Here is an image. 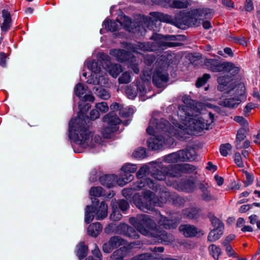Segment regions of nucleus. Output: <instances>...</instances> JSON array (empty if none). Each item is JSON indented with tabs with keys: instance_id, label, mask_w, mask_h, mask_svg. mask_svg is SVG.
<instances>
[{
	"instance_id": "60",
	"label": "nucleus",
	"mask_w": 260,
	"mask_h": 260,
	"mask_svg": "<svg viewBox=\"0 0 260 260\" xmlns=\"http://www.w3.org/2000/svg\"><path fill=\"white\" fill-rule=\"evenodd\" d=\"M224 246L225 247V250L227 252V254L229 256H232L233 257H238L237 253L234 251V249L231 245H226Z\"/></svg>"
},
{
	"instance_id": "47",
	"label": "nucleus",
	"mask_w": 260,
	"mask_h": 260,
	"mask_svg": "<svg viewBox=\"0 0 260 260\" xmlns=\"http://www.w3.org/2000/svg\"><path fill=\"white\" fill-rule=\"evenodd\" d=\"M133 155L135 158L143 159L146 156V150L142 147L138 148L135 150Z\"/></svg>"
},
{
	"instance_id": "29",
	"label": "nucleus",
	"mask_w": 260,
	"mask_h": 260,
	"mask_svg": "<svg viewBox=\"0 0 260 260\" xmlns=\"http://www.w3.org/2000/svg\"><path fill=\"white\" fill-rule=\"evenodd\" d=\"M152 2L164 7L179 8V0H152Z\"/></svg>"
},
{
	"instance_id": "50",
	"label": "nucleus",
	"mask_w": 260,
	"mask_h": 260,
	"mask_svg": "<svg viewBox=\"0 0 260 260\" xmlns=\"http://www.w3.org/2000/svg\"><path fill=\"white\" fill-rule=\"evenodd\" d=\"M92 254L96 257V259H94L92 256H89L86 260H102V255L96 245H95V248L92 250Z\"/></svg>"
},
{
	"instance_id": "59",
	"label": "nucleus",
	"mask_w": 260,
	"mask_h": 260,
	"mask_svg": "<svg viewBox=\"0 0 260 260\" xmlns=\"http://www.w3.org/2000/svg\"><path fill=\"white\" fill-rule=\"evenodd\" d=\"M114 249L113 246L110 243V242L109 241L108 242L104 244L103 246V250L105 253H110L111 252L113 249Z\"/></svg>"
},
{
	"instance_id": "38",
	"label": "nucleus",
	"mask_w": 260,
	"mask_h": 260,
	"mask_svg": "<svg viewBox=\"0 0 260 260\" xmlns=\"http://www.w3.org/2000/svg\"><path fill=\"white\" fill-rule=\"evenodd\" d=\"M209 251L214 259H218L221 254V248L215 244H211L208 247Z\"/></svg>"
},
{
	"instance_id": "43",
	"label": "nucleus",
	"mask_w": 260,
	"mask_h": 260,
	"mask_svg": "<svg viewBox=\"0 0 260 260\" xmlns=\"http://www.w3.org/2000/svg\"><path fill=\"white\" fill-rule=\"evenodd\" d=\"M126 94L130 99H134L138 94V90L134 85H130L126 89Z\"/></svg>"
},
{
	"instance_id": "45",
	"label": "nucleus",
	"mask_w": 260,
	"mask_h": 260,
	"mask_svg": "<svg viewBox=\"0 0 260 260\" xmlns=\"http://www.w3.org/2000/svg\"><path fill=\"white\" fill-rule=\"evenodd\" d=\"M246 129L242 128L238 130L236 137V144H240L241 142L245 139L246 135Z\"/></svg>"
},
{
	"instance_id": "40",
	"label": "nucleus",
	"mask_w": 260,
	"mask_h": 260,
	"mask_svg": "<svg viewBox=\"0 0 260 260\" xmlns=\"http://www.w3.org/2000/svg\"><path fill=\"white\" fill-rule=\"evenodd\" d=\"M157 258L156 254L155 253H144L138 254L132 259V260H149L155 259Z\"/></svg>"
},
{
	"instance_id": "6",
	"label": "nucleus",
	"mask_w": 260,
	"mask_h": 260,
	"mask_svg": "<svg viewBox=\"0 0 260 260\" xmlns=\"http://www.w3.org/2000/svg\"><path fill=\"white\" fill-rule=\"evenodd\" d=\"M89 122L80 117L72 119L69 122V136L71 140L81 148L93 147L97 143L96 136L93 140V134L89 130Z\"/></svg>"
},
{
	"instance_id": "33",
	"label": "nucleus",
	"mask_w": 260,
	"mask_h": 260,
	"mask_svg": "<svg viewBox=\"0 0 260 260\" xmlns=\"http://www.w3.org/2000/svg\"><path fill=\"white\" fill-rule=\"evenodd\" d=\"M180 172L188 174H196L197 167L189 164H180Z\"/></svg>"
},
{
	"instance_id": "62",
	"label": "nucleus",
	"mask_w": 260,
	"mask_h": 260,
	"mask_svg": "<svg viewBox=\"0 0 260 260\" xmlns=\"http://www.w3.org/2000/svg\"><path fill=\"white\" fill-rule=\"evenodd\" d=\"M236 238L235 235L231 234L228 236L222 242V245L223 246L230 245L229 243Z\"/></svg>"
},
{
	"instance_id": "10",
	"label": "nucleus",
	"mask_w": 260,
	"mask_h": 260,
	"mask_svg": "<svg viewBox=\"0 0 260 260\" xmlns=\"http://www.w3.org/2000/svg\"><path fill=\"white\" fill-rule=\"evenodd\" d=\"M219 57L216 58H206L204 60V64L210 71L214 72H226L231 75H235L239 71V68L236 67L233 63L224 62L221 63Z\"/></svg>"
},
{
	"instance_id": "42",
	"label": "nucleus",
	"mask_w": 260,
	"mask_h": 260,
	"mask_svg": "<svg viewBox=\"0 0 260 260\" xmlns=\"http://www.w3.org/2000/svg\"><path fill=\"white\" fill-rule=\"evenodd\" d=\"M89 193L91 196L95 197H100L105 195L103 188L100 186L91 187Z\"/></svg>"
},
{
	"instance_id": "39",
	"label": "nucleus",
	"mask_w": 260,
	"mask_h": 260,
	"mask_svg": "<svg viewBox=\"0 0 260 260\" xmlns=\"http://www.w3.org/2000/svg\"><path fill=\"white\" fill-rule=\"evenodd\" d=\"M241 102V100L238 98H230L225 99L224 102V105L229 108H234L237 107Z\"/></svg>"
},
{
	"instance_id": "49",
	"label": "nucleus",
	"mask_w": 260,
	"mask_h": 260,
	"mask_svg": "<svg viewBox=\"0 0 260 260\" xmlns=\"http://www.w3.org/2000/svg\"><path fill=\"white\" fill-rule=\"evenodd\" d=\"M114 203L112 204L113 212L110 215V219L114 221L119 220L121 217L122 215L117 209H114Z\"/></svg>"
},
{
	"instance_id": "53",
	"label": "nucleus",
	"mask_w": 260,
	"mask_h": 260,
	"mask_svg": "<svg viewBox=\"0 0 260 260\" xmlns=\"http://www.w3.org/2000/svg\"><path fill=\"white\" fill-rule=\"evenodd\" d=\"M114 203L116 206L118 205L120 209L123 212L126 210L129 206L128 203L126 200L123 199L120 200L117 202Z\"/></svg>"
},
{
	"instance_id": "12",
	"label": "nucleus",
	"mask_w": 260,
	"mask_h": 260,
	"mask_svg": "<svg viewBox=\"0 0 260 260\" xmlns=\"http://www.w3.org/2000/svg\"><path fill=\"white\" fill-rule=\"evenodd\" d=\"M172 178H177L179 175L178 165H169L162 166L160 169L153 168L151 171V175L157 180L162 181L165 179L166 175Z\"/></svg>"
},
{
	"instance_id": "5",
	"label": "nucleus",
	"mask_w": 260,
	"mask_h": 260,
	"mask_svg": "<svg viewBox=\"0 0 260 260\" xmlns=\"http://www.w3.org/2000/svg\"><path fill=\"white\" fill-rule=\"evenodd\" d=\"M151 169L148 165H145L140 168L137 173V177L138 179L136 183L145 180L144 182V190L143 196H140L138 194H135L133 197V201L137 208L141 210L148 212L153 211L156 202V199L154 197V194L148 189L152 190L157 189V184L152 179L146 178V176L150 173H151Z\"/></svg>"
},
{
	"instance_id": "56",
	"label": "nucleus",
	"mask_w": 260,
	"mask_h": 260,
	"mask_svg": "<svg viewBox=\"0 0 260 260\" xmlns=\"http://www.w3.org/2000/svg\"><path fill=\"white\" fill-rule=\"evenodd\" d=\"M155 60V57L153 54H147L144 56V62L147 66H151Z\"/></svg>"
},
{
	"instance_id": "3",
	"label": "nucleus",
	"mask_w": 260,
	"mask_h": 260,
	"mask_svg": "<svg viewBox=\"0 0 260 260\" xmlns=\"http://www.w3.org/2000/svg\"><path fill=\"white\" fill-rule=\"evenodd\" d=\"M183 102L186 105L184 108L185 116L181 119L180 122V138L181 134L186 133L189 135H195V132H200L203 129L211 128V124L214 120V115L209 112V119L202 117L197 118L202 109L201 103L197 102L190 99L183 98Z\"/></svg>"
},
{
	"instance_id": "25",
	"label": "nucleus",
	"mask_w": 260,
	"mask_h": 260,
	"mask_svg": "<svg viewBox=\"0 0 260 260\" xmlns=\"http://www.w3.org/2000/svg\"><path fill=\"white\" fill-rule=\"evenodd\" d=\"M180 232H182L185 237H193L199 232L198 229L194 225L184 224L180 226Z\"/></svg>"
},
{
	"instance_id": "21",
	"label": "nucleus",
	"mask_w": 260,
	"mask_h": 260,
	"mask_svg": "<svg viewBox=\"0 0 260 260\" xmlns=\"http://www.w3.org/2000/svg\"><path fill=\"white\" fill-rule=\"evenodd\" d=\"M196 178L191 177L189 178L182 179L180 182V188L186 192H191L193 191L197 186L196 185Z\"/></svg>"
},
{
	"instance_id": "34",
	"label": "nucleus",
	"mask_w": 260,
	"mask_h": 260,
	"mask_svg": "<svg viewBox=\"0 0 260 260\" xmlns=\"http://www.w3.org/2000/svg\"><path fill=\"white\" fill-rule=\"evenodd\" d=\"M108 72L111 76L116 78L122 72V67L118 64H111L108 68Z\"/></svg>"
},
{
	"instance_id": "41",
	"label": "nucleus",
	"mask_w": 260,
	"mask_h": 260,
	"mask_svg": "<svg viewBox=\"0 0 260 260\" xmlns=\"http://www.w3.org/2000/svg\"><path fill=\"white\" fill-rule=\"evenodd\" d=\"M109 241L114 248L125 243V240L119 236H113L110 239Z\"/></svg>"
},
{
	"instance_id": "63",
	"label": "nucleus",
	"mask_w": 260,
	"mask_h": 260,
	"mask_svg": "<svg viewBox=\"0 0 260 260\" xmlns=\"http://www.w3.org/2000/svg\"><path fill=\"white\" fill-rule=\"evenodd\" d=\"M100 116V113L99 110L96 109L92 110L90 112V119L92 120H94Z\"/></svg>"
},
{
	"instance_id": "2",
	"label": "nucleus",
	"mask_w": 260,
	"mask_h": 260,
	"mask_svg": "<svg viewBox=\"0 0 260 260\" xmlns=\"http://www.w3.org/2000/svg\"><path fill=\"white\" fill-rule=\"evenodd\" d=\"M150 16H140L139 24L136 25V23L132 22L131 18L125 15L121 16L119 20L115 21L107 20L104 22V26L108 31H116L120 27L129 32L136 33L137 32L146 31V28L150 30H155L154 22L159 21L160 22L173 23V18L168 14L161 12H152L150 13Z\"/></svg>"
},
{
	"instance_id": "16",
	"label": "nucleus",
	"mask_w": 260,
	"mask_h": 260,
	"mask_svg": "<svg viewBox=\"0 0 260 260\" xmlns=\"http://www.w3.org/2000/svg\"><path fill=\"white\" fill-rule=\"evenodd\" d=\"M157 221L160 226L166 229H175L178 225L176 217L171 214L165 216L159 213Z\"/></svg>"
},
{
	"instance_id": "30",
	"label": "nucleus",
	"mask_w": 260,
	"mask_h": 260,
	"mask_svg": "<svg viewBox=\"0 0 260 260\" xmlns=\"http://www.w3.org/2000/svg\"><path fill=\"white\" fill-rule=\"evenodd\" d=\"M102 225L99 222H95L88 226L87 232L89 235L96 237L102 231Z\"/></svg>"
},
{
	"instance_id": "31",
	"label": "nucleus",
	"mask_w": 260,
	"mask_h": 260,
	"mask_svg": "<svg viewBox=\"0 0 260 260\" xmlns=\"http://www.w3.org/2000/svg\"><path fill=\"white\" fill-rule=\"evenodd\" d=\"M224 229H214L209 233L208 240L210 242H215L219 239L223 235Z\"/></svg>"
},
{
	"instance_id": "22",
	"label": "nucleus",
	"mask_w": 260,
	"mask_h": 260,
	"mask_svg": "<svg viewBox=\"0 0 260 260\" xmlns=\"http://www.w3.org/2000/svg\"><path fill=\"white\" fill-rule=\"evenodd\" d=\"M196 151L194 148L187 147L180 150V161H191L196 158Z\"/></svg>"
},
{
	"instance_id": "17",
	"label": "nucleus",
	"mask_w": 260,
	"mask_h": 260,
	"mask_svg": "<svg viewBox=\"0 0 260 260\" xmlns=\"http://www.w3.org/2000/svg\"><path fill=\"white\" fill-rule=\"evenodd\" d=\"M110 54L115 57L117 60L120 62L136 61V57L129 51L123 49H111Z\"/></svg>"
},
{
	"instance_id": "46",
	"label": "nucleus",
	"mask_w": 260,
	"mask_h": 260,
	"mask_svg": "<svg viewBox=\"0 0 260 260\" xmlns=\"http://www.w3.org/2000/svg\"><path fill=\"white\" fill-rule=\"evenodd\" d=\"M211 76L209 74H204L202 77L198 79L196 85L197 87H200L204 85L207 81L210 78Z\"/></svg>"
},
{
	"instance_id": "14",
	"label": "nucleus",
	"mask_w": 260,
	"mask_h": 260,
	"mask_svg": "<svg viewBox=\"0 0 260 260\" xmlns=\"http://www.w3.org/2000/svg\"><path fill=\"white\" fill-rule=\"evenodd\" d=\"M137 169V167L136 165L128 164L123 166L121 168L122 173L118 181V185L123 186L132 181L134 179V176L131 173L136 172Z\"/></svg>"
},
{
	"instance_id": "13",
	"label": "nucleus",
	"mask_w": 260,
	"mask_h": 260,
	"mask_svg": "<svg viewBox=\"0 0 260 260\" xmlns=\"http://www.w3.org/2000/svg\"><path fill=\"white\" fill-rule=\"evenodd\" d=\"M87 82L91 84H98V86H94L93 87V91L99 97L103 100H108L110 97V94L108 90L104 89L102 86H105L108 84V79L104 76H99V78L97 76L95 77V79L93 81L88 80Z\"/></svg>"
},
{
	"instance_id": "9",
	"label": "nucleus",
	"mask_w": 260,
	"mask_h": 260,
	"mask_svg": "<svg viewBox=\"0 0 260 260\" xmlns=\"http://www.w3.org/2000/svg\"><path fill=\"white\" fill-rule=\"evenodd\" d=\"M122 107L117 103H114L110 106V109L113 111L106 114L103 118L104 122L108 124V126L103 131V135L104 137L108 138L110 137V134L116 132L119 128V124L121 122L120 119L117 116L115 110H118Z\"/></svg>"
},
{
	"instance_id": "57",
	"label": "nucleus",
	"mask_w": 260,
	"mask_h": 260,
	"mask_svg": "<svg viewBox=\"0 0 260 260\" xmlns=\"http://www.w3.org/2000/svg\"><path fill=\"white\" fill-rule=\"evenodd\" d=\"M96 108L100 111L105 113L108 110V106L106 102L98 103L95 106Z\"/></svg>"
},
{
	"instance_id": "36",
	"label": "nucleus",
	"mask_w": 260,
	"mask_h": 260,
	"mask_svg": "<svg viewBox=\"0 0 260 260\" xmlns=\"http://www.w3.org/2000/svg\"><path fill=\"white\" fill-rule=\"evenodd\" d=\"M163 160L165 162L169 164H175L179 161V153L178 152H174L164 156Z\"/></svg>"
},
{
	"instance_id": "48",
	"label": "nucleus",
	"mask_w": 260,
	"mask_h": 260,
	"mask_svg": "<svg viewBox=\"0 0 260 260\" xmlns=\"http://www.w3.org/2000/svg\"><path fill=\"white\" fill-rule=\"evenodd\" d=\"M118 81L120 84H127L131 81L130 73L128 72H124L119 77Z\"/></svg>"
},
{
	"instance_id": "28",
	"label": "nucleus",
	"mask_w": 260,
	"mask_h": 260,
	"mask_svg": "<svg viewBox=\"0 0 260 260\" xmlns=\"http://www.w3.org/2000/svg\"><path fill=\"white\" fill-rule=\"evenodd\" d=\"M181 216L184 218L196 219L199 216V210L194 207L185 208L182 211Z\"/></svg>"
},
{
	"instance_id": "20",
	"label": "nucleus",
	"mask_w": 260,
	"mask_h": 260,
	"mask_svg": "<svg viewBox=\"0 0 260 260\" xmlns=\"http://www.w3.org/2000/svg\"><path fill=\"white\" fill-rule=\"evenodd\" d=\"M199 188L202 192L201 198L204 201L210 202L217 200V197L212 193L210 187L207 183H201Z\"/></svg>"
},
{
	"instance_id": "23",
	"label": "nucleus",
	"mask_w": 260,
	"mask_h": 260,
	"mask_svg": "<svg viewBox=\"0 0 260 260\" xmlns=\"http://www.w3.org/2000/svg\"><path fill=\"white\" fill-rule=\"evenodd\" d=\"M118 180L119 178L114 175H105L100 178L101 184L108 188H111L116 184L118 185Z\"/></svg>"
},
{
	"instance_id": "55",
	"label": "nucleus",
	"mask_w": 260,
	"mask_h": 260,
	"mask_svg": "<svg viewBox=\"0 0 260 260\" xmlns=\"http://www.w3.org/2000/svg\"><path fill=\"white\" fill-rule=\"evenodd\" d=\"M226 73V72H225ZM226 75L221 76L218 78L217 81L219 84L226 85L227 83L231 80L230 77L229 76V74L233 76L234 75H231L230 73H227Z\"/></svg>"
},
{
	"instance_id": "8",
	"label": "nucleus",
	"mask_w": 260,
	"mask_h": 260,
	"mask_svg": "<svg viewBox=\"0 0 260 260\" xmlns=\"http://www.w3.org/2000/svg\"><path fill=\"white\" fill-rule=\"evenodd\" d=\"M213 14V11L208 8L197 9L187 12L180 11V28L182 23L187 26L196 25L199 21L212 18Z\"/></svg>"
},
{
	"instance_id": "26",
	"label": "nucleus",
	"mask_w": 260,
	"mask_h": 260,
	"mask_svg": "<svg viewBox=\"0 0 260 260\" xmlns=\"http://www.w3.org/2000/svg\"><path fill=\"white\" fill-rule=\"evenodd\" d=\"M144 75L145 77V79L142 77L138 79L137 81V85H134L135 87H137L138 92L139 91L141 95H143L146 92L145 84L149 82L150 78V74L149 73H147V75L144 73Z\"/></svg>"
},
{
	"instance_id": "61",
	"label": "nucleus",
	"mask_w": 260,
	"mask_h": 260,
	"mask_svg": "<svg viewBox=\"0 0 260 260\" xmlns=\"http://www.w3.org/2000/svg\"><path fill=\"white\" fill-rule=\"evenodd\" d=\"M129 66L132 69L133 71L136 74H138L139 73L140 70L138 67V61L136 58V61H133V62L129 61Z\"/></svg>"
},
{
	"instance_id": "19",
	"label": "nucleus",
	"mask_w": 260,
	"mask_h": 260,
	"mask_svg": "<svg viewBox=\"0 0 260 260\" xmlns=\"http://www.w3.org/2000/svg\"><path fill=\"white\" fill-rule=\"evenodd\" d=\"M76 95L81 100L84 101L93 102L94 98L88 93L87 88L81 83H78L74 88Z\"/></svg>"
},
{
	"instance_id": "11",
	"label": "nucleus",
	"mask_w": 260,
	"mask_h": 260,
	"mask_svg": "<svg viewBox=\"0 0 260 260\" xmlns=\"http://www.w3.org/2000/svg\"><path fill=\"white\" fill-rule=\"evenodd\" d=\"M108 214V205L104 202H102L98 207L87 206L85 209V221L87 223L91 222L94 217L96 220L104 219Z\"/></svg>"
},
{
	"instance_id": "51",
	"label": "nucleus",
	"mask_w": 260,
	"mask_h": 260,
	"mask_svg": "<svg viewBox=\"0 0 260 260\" xmlns=\"http://www.w3.org/2000/svg\"><path fill=\"white\" fill-rule=\"evenodd\" d=\"M232 146L229 143L223 144L220 145V152L223 156H226L228 154V151L231 150Z\"/></svg>"
},
{
	"instance_id": "27",
	"label": "nucleus",
	"mask_w": 260,
	"mask_h": 260,
	"mask_svg": "<svg viewBox=\"0 0 260 260\" xmlns=\"http://www.w3.org/2000/svg\"><path fill=\"white\" fill-rule=\"evenodd\" d=\"M139 182V183H135L131 188H125L122 189V194L125 198H129L133 194V191L139 190L141 189L144 190V182L145 180Z\"/></svg>"
},
{
	"instance_id": "1",
	"label": "nucleus",
	"mask_w": 260,
	"mask_h": 260,
	"mask_svg": "<svg viewBox=\"0 0 260 260\" xmlns=\"http://www.w3.org/2000/svg\"><path fill=\"white\" fill-rule=\"evenodd\" d=\"M170 123L164 118L158 119L152 117L147 133L149 135L154 133L159 134L153 136L147 141L149 148L152 150H162L166 147H171L174 143V137L179 138V122L173 117H170Z\"/></svg>"
},
{
	"instance_id": "35",
	"label": "nucleus",
	"mask_w": 260,
	"mask_h": 260,
	"mask_svg": "<svg viewBox=\"0 0 260 260\" xmlns=\"http://www.w3.org/2000/svg\"><path fill=\"white\" fill-rule=\"evenodd\" d=\"M208 217L209 218L210 221L212 225L214 227V229H224V224L219 219L215 217L212 213H209L208 214Z\"/></svg>"
},
{
	"instance_id": "64",
	"label": "nucleus",
	"mask_w": 260,
	"mask_h": 260,
	"mask_svg": "<svg viewBox=\"0 0 260 260\" xmlns=\"http://www.w3.org/2000/svg\"><path fill=\"white\" fill-rule=\"evenodd\" d=\"M254 9L253 4L252 0H246L245 4V9L246 11L250 12Z\"/></svg>"
},
{
	"instance_id": "7",
	"label": "nucleus",
	"mask_w": 260,
	"mask_h": 260,
	"mask_svg": "<svg viewBox=\"0 0 260 260\" xmlns=\"http://www.w3.org/2000/svg\"><path fill=\"white\" fill-rule=\"evenodd\" d=\"M150 39L153 42L152 43L138 42L136 45L137 48L144 51H155L178 46L177 43L166 42L167 40H175L176 37L174 35L162 36L157 33H153Z\"/></svg>"
},
{
	"instance_id": "15",
	"label": "nucleus",
	"mask_w": 260,
	"mask_h": 260,
	"mask_svg": "<svg viewBox=\"0 0 260 260\" xmlns=\"http://www.w3.org/2000/svg\"><path fill=\"white\" fill-rule=\"evenodd\" d=\"M169 79V74L166 71L157 69L153 74L152 82L157 88H164L167 85Z\"/></svg>"
},
{
	"instance_id": "58",
	"label": "nucleus",
	"mask_w": 260,
	"mask_h": 260,
	"mask_svg": "<svg viewBox=\"0 0 260 260\" xmlns=\"http://www.w3.org/2000/svg\"><path fill=\"white\" fill-rule=\"evenodd\" d=\"M235 162L239 168H243L244 167L243 162L242 160L241 154L239 152H236L235 154Z\"/></svg>"
},
{
	"instance_id": "18",
	"label": "nucleus",
	"mask_w": 260,
	"mask_h": 260,
	"mask_svg": "<svg viewBox=\"0 0 260 260\" xmlns=\"http://www.w3.org/2000/svg\"><path fill=\"white\" fill-rule=\"evenodd\" d=\"M151 235L153 238L151 243H164L168 244L174 240V238L172 235L168 234L165 231H159L155 233H151Z\"/></svg>"
},
{
	"instance_id": "52",
	"label": "nucleus",
	"mask_w": 260,
	"mask_h": 260,
	"mask_svg": "<svg viewBox=\"0 0 260 260\" xmlns=\"http://www.w3.org/2000/svg\"><path fill=\"white\" fill-rule=\"evenodd\" d=\"M87 68L93 73L100 72V67L98 66V62L95 61H89L87 63Z\"/></svg>"
},
{
	"instance_id": "54",
	"label": "nucleus",
	"mask_w": 260,
	"mask_h": 260,
	"mask_svg": "<svg viewBox=\"0 0 260 260\" xmlns=\"http://www.w3.org/2000/svg\"><path fill=\"white\" fill-rule=\"evenodd\" d=\"M185 57L188 61H185L187 63H193L197 59V57L195 56L192 53H184L181 57L182 59Z\"/></svg>"
},
{
	"instance_id": "4",
	"label": "nucleus",
	"mask_w": 260,
	"mask_h": 260,
	"mask_svg": "<svg viewBox=\"0 0 260 260\" xmlns=\"http://www.w3.org/2000/svg\"><path fill=\"white\" fill-rule=\"evenodd\" d=\"M129 221L137 229L129 226L125 223H120L116 227L113 223L109 224L105 229L106 233H109L116 228L115 233L123 235L131 239H138L139 232L144 235H151V233H155L156 228L155 222L146 214L138 215L137 217H131Z\"/></svg>"
},
{
	"instance_id": "44",
	"label": "nucleus",
	"mask_w": 260,
	"mask_h": 260,
	"mask_svg": "<svg viewBox=\"0 0 260 260\" xmlns=\"http://www.w3.org/2000/svg\"><path fill=\"white\" fill-rule=\"evenodd\" d=\"M134 113V110L132 108H123L122 106L121 108L119 109V114L122 117L126 118L129 117Z\"/></svg>"
},
{
	"instance_id": "37",
	"label": "nucleus",
	"mask_w": 260,
	"mask_h": 260,
	"mask_svg": "<svg viewBox=\"0 0 260 260\" xmlns=\"http://www.w3.org/2000/svg\"><path fill=\"white\" fill-rule=\"evenodd\" d=\"M88 247L83 242H80L77 251V255L80 260L85 257L87 254Z\"/></svg>"
},
{
	"instance_id": "24",
	"label": "nucleus",
	"mask_w": 260,
	"mask_h": 260,
	"mask_svg": "<svg viewBox=\"0 0 260 260\" xmlns=\"http://www.w3.org/2000/svg\"><path fill=\"white\" fill-rule=\"evenodd\" d=\"M3 22L1 24V28L3 31H7L12 25V19L10 12L5 9L2 12Z\"/></svg>"
},
{
	"instance_id": "32",
	"label": "nucleus",
	"mask_w": 260,
	"mask_h": 260,
	"mask_svg": "<svg viewBox=\"0 0 260 260\" xmlns=\"http://www.w3.org/2000/svg\"><path fill=\"white\" fill-rule=\"evenodd\" d=\"M127 254V248L124 246L114 251L111 256L113 259L122 260Z\"/></svg>"
}]
</instances>
